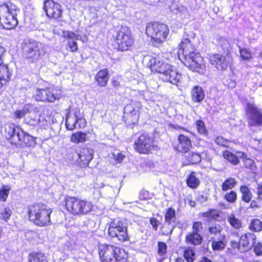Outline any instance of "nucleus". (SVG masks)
<instances>
[{
    "instance_id": "52",
    "label": "nucleus",
    "mask_w": 262,
    "mask_h": 262,
    "mask_svg": "<svg viewBox=\"0 0 262 262\" xmlns=\"http://www.w3.org/2000/svg\"><path fill=\"white\" fill-rule=\"evenodd\" d=\"M12 214V210L8 207H5L1 213V219L5 222H8Z\"/></svg>"
},
{
    "instance_id": "59",
    "label": "nucleus",
    "mask_w": 262,
    "mask_h": 262,
    "mask_svg": "<svg viewBox=\"0 0 262 262\" xmlns=\"http://www.w3.org/2000/svg\"><path fill=\"white\" fill-rule=\"evenodd\" d=\"M112 86L115 89H118L120 87V83L117 79H113L111 81Z\"/></svg>"
},
{
    "instance_id": "10",
    "label": "nucleus",
    "mask_w": 262,
    "mask_h": 262,
    "mask_svg": "<svg viewBox=\"0 0 262 262\" xmlns=\"http://www.w3.org/2000/svg\"><path fill=\"white\" fill-rule=\"evenodd\" d=\"M18 8L9 2L0 6V24L6 30L14 29L18 25L16 11Z\"/></svg>"
},
{
    "instance_id": "62",
    "label": "nucleus",
    "mask_w": 262,
    "mask_h": 262,
    "mask_svg": "<svg viewBox=\"0 0 262 262\" xmlns=\"http://www.w3.org/2000/svg\"><path fill=\"white\" fill-rule=\"evenodd\" d=\"M174 262H184V260L181 257H177Z\"/></svg>"
},
{
    "instance_id": "57",
    "label": "nucleus",
    "mask_w": 262,
    "mask_h": 262,
    "mask_svg": "<svg viewBox=\"0 0 262 262\" xmlns=\"http://www.w3.org/2000/svg\"><path fill=\"white\" fill-rule=\"evenodd\" d=\"M114 159L117 163H121L125 158V155L122 152H118L116 155L114 154Z\"/></svg>"
},
{
    "instance_id": "49",
    "label": "nucleus",
    "mask_w": 262,
    "mask_h": 262,
    "mask_svg": "<svg viewBox=\"0 0 262 262\" xmlns=\"http://www.w3.org/2000/svg\"><path fill=\"white\" fill-rule=\"evenodd\" d=\"M214 142L220 146L225 148H229V144L231 142L229 139H225L221 136H218L214 139Z\"/></svg>"
},
{
    "instance_id": "8",
    "label": "nucleus",
    "mask_w": 262,
    "mask_h": 262,
    "mask_svg": "<svg viewBox=\"0 0 262 262\" xmlns=\"http://www.w3.org/2000/svg\"><path fill=\"white\" fill-rule=\"evenodd\" d=\"M169 32L168 26L162 23L152 21L146 26L145 34L155 47H159L166 41Z\"/></svg>"
},
{
    "instance_id": "12",
    "label": "nucleus",
    "mask_w": 262,
    "mask_h": 262,
    "mask_svg": "<svg viewBox=\"0 0 262 262\" xmlns=\"http://www.w3.org/2000/svg\"><path fill=\"white\" fill-rule=\"evenodd\" d=\"M133 147L136 152L145 155H150L158 149L154 137L147 133L140 135L135 140Z\"/></svg>"
},
{
    "instance_id": "30",
    "label": "nucleus",
    "mask_w": 262,
    "mask_h": 262,
    "mask_svg": "<svg viewBox=\"0 0 262 262\" xmlns=\"http://www.w3.org/2000/svg\"><path fill=\"white\" fill-rule=\"evenodd\" d=\"M28 262H49V259L45 253L32 251L28 254Z\"/></svg>"
},
{
    "instance_id": "7",
    "label": "nucleus",
    "mask_w": 262,
    "mask_h": 262,
    "mask_svg": "<svg viewBox=\"0 0 262 262\" xmlns=\"http://www.w3.org/2000/svg\"><path fill=\"white\" fill-rule=\"evenodd\" d=\"M97 253L100 262L128 261V252L121 247L111 244H99Z\"/></svg>"
},
{
    "instance_id": "22",
    "label": "nucleus",
    "mask_w": 262,
    "mask_h": 262,
    "mask_svg": "<svg viewBox=\"0 0 262 262\" xmlns=\"http://www.w3.org/2000/svg\"><path fill=\"white\" fill-rule=\"evenodd\" d=\"M93 157L94 152L92 149L87 147H83L78 154L77 163L80 167L86 168L89 166L91 161L93 159Z\"/></svg>"
},
{
    "instance_id": "19",
    "label": "nucleus",
    "mask_w": 262,
    "mask_h": 262,
    "mask_svg": "<svg viewBox=\"0 0 262 262\" xmlns=\"http://www.w3.org/2000/svg\"><path fill=\"white\" fill-rule=\"evenodd\" d=\"M43 10L49 19L57 20L62 15L60 5L53 0H46L44 2Z\"/></svg>"
},
{
    "instance_id": "13",
    "label": "nucleus",
    "mask_w": 262,
    "mask_h": 262,
    "mask_svg": "<svg viewBox=\"0 0 262 262\" xmlns=\"http://www.w3.org/2000/svg\"><path fill=\"white\" fill-rule=\"evenodd\" d=\"M234 235L238 238V241L231 240L230 242L231 250L241 253L248 251L256 242V236L253 233L247 232L239 236L238 233Z\"/></svg>"
},
{
    "instance_id": "31",
    "label": "nucleus",
    "mask_w": 262,
    "mask_h": 262,
    "mask_svg": "<svg viewBox=\"0 0 262 262\" xmlns=\"http://www.w3.org/2000/svg\"><path fill=\"white\" fill-rule=\"evenodd\" d=\"M223 157L231 165L236 166L240 163V157H238L229 150H225L222 152Z\"/></svg>"
},
{
    "instance_id": "55",
    "label": "nucleus",
    "mask_w": 262,
    "mask_h": 262,
    "mask_svg": "<svg viewBox=\"0 0 262 262\" xmlns=\"http://www.w3.org/2000/svg\"><path fill=\"white\" fill-rule=\"evenodd\" d=\"M257 199L262 202V182L258 183L256 186Z\"/></svg>"
},
{
    "instance_id": "20",
    "label": "nucleus",
    "mask_w": 262,
    "mask_h": 262,
    "mask_svg": "<svg viewBox=\"0 0 262 262\" xmlns=\"http://www.w3.org/2000/svg\"><path fill=\"white\" fill-rule=\"evenodd\" d=\"M5 49L0 44V88L6 85L11 80L12 73L8 66L2 64V57Z\"/></svg>"
},
{
    "instance_id": "51",
    "label": "nucleus",
    "mask_w": 262,
    "mask_h": 262,
    "mask_svg": "<svg viewBox=\"0 0 262 262\" xmlns=\"http://www.w3.org/2000/svg\"><path fill=\"white\" fill-rule=\"evenodd\" d=\"M27 121L30 125H37L39 123V116L36 113L30 114L27 118Z\"/></svg>"
},
{
    "instance_id": "35",
    "label": "nucleus",
    "mask_w": 262,
    "mask_h": 262,
    "mask_svg": "<svg viewBox=\"0 0 262 262\" xmlns=\"http://www.w3.org/2000/svg\"><path fill=\"white\" fill-rule=\"evenodd\" d=\"M87 133L80 131L73 133L70 136V141L75 144L84 143L86 141Z\"/></svg>"
},
{
    "instance_id": "11",
    "label": "nucleus",
    "mask_w": 262,
    "mask_h": 262,
    "mask_svg": "<svg viewBox=\"0 0 262 262\" xmlns=\"http://www.w3.org/2000/svg\"><path fill=\"white\" fill-rule=\"evenodd\" d=\"M108 236L112 238H117L121 243L130 241L128 226L122 220L114 219L111 220L108 226Z\"/></svg>"
},
{
    "instance_id": "23",
    "label": "nucleus",
    "mask_w": 262,
    "mask_h": 262,
    "mask_svg": "<svg viewBox=\"0 0 262 262\" xmlns=\"http://www.w3.org/2000/svg\"><path fill=\"white\" fill-rule=\"evenodd\" d=\"M110 76L107 69L99 70L94 76V80L97 86L106 87L110 79Z\"/></svg>"
},
{
    "instance_id": "3",
    "label": "nucleus",
    "mask_w": 262,
    "mask_h": 262,
    "mask_svg": "<svg viewBox=\"0 0 262 262\" xmlns=\"http://www.w3.org/2000/svg\"><path fill=\"white\" fill-rule=\"evenodd\" d=\"M112 45L118 52L131 51L135 46V38L130 28L120 25L113 28Z\"/></svg>"
},
{
    "instance_id": "39",
    "label": "nucleus",
    "mask_w": 262,
    "mask_h": 262,
    "mask_svg": "<svg viewBox=\"0 0 262 262\" xmlns=\"http://www.w3.org/2000/svg\"><path fill=\"white\" fill-rule=\"evenodd\" d=\"M239 59L242 61H249L253 59V54L250 49L239 47Z\"/></svg>"
},
{
    "instance_id": "2",
    "label": "nucleus",
    "mask_w": 262,
    "mask_h": 262,
    "mask_svg": "<svg viewBox=\"0 0 262 262\" xmlns=\"http://www.w3.org/2000/svg\"><path fill=\"white\" fill-rule=\"evenodd\" d=\"M178 53L182 54L181 62L190 71L205 75L207 67L204 57L188 38L183 39L178 46Z\"/></svg>"
},
{
    "instance_id": "56",
    "label": "nucleus",
    "mask_w": 262,
    "mask_h": 262,
    "mask_svg": "<svg viewBox=\"0 0 262 262\" xmlns=\"http://www.w3.org/2000/svg\"><path fill=\"white\" fill-rule=\"evenodd\" d=\"M26 113L25 110H16L14 112V116L15 119H20L24 117Z\"/></svg>"
},
{
    "instance_id": "6",
    "label": "nucleus",
    "mask_w": 262,
    "mask_h": 262,
    "mask_svg": "<svg viewBox=\"0 0 262 262\" xmlns=\"http://www.w3.org/2000/svg\"><path fill=\"white\" fill-rule=\"evenodd\" d=\"M61 205L68 213L74 216L89 214L94 208L92 202L89 200L72 195H66Z\"/></svg>"
},
{
    "instance_id": "63",
    "label": "nucleus",
    "mask_w": 262,
    "mask_h": 262,
    "mask_svg": "<svg viewBox=\"0 0 262 262\" xmlns=\"http://www.w3.org/2000/svg\"><path fill=\"white\" fill-rule=\"evenodd\" d=\"M258 59L259 61L262 62V51L259 53Z\"/></svg>"
},
{
    "instance_id": "61",
    "label": "nucleus",
    "mask_w": 262,
    "mask_h": 262,
    "mask_svg": "<svg viewBox=\"0 0 262 262\" xmlns=\"http://www.w3.org/2000/svg\"><path fill=\"white\" fill-rule=\"evenodd\" d=\"M199 262H212L211 260L205 256H203L200 260Z\"/></svg>"
},
{
    "instance_id": "53",
    "label": "nucleus",
    "mask_w": 262,
    "mask_h": 262,
    "mask_svg": "<svg viewBox=\"0 0 262 262\" xmlns=\"http://www.w3.org/2000/svg\"><path fill=\"white\" fill-rule=\"evenodd\" d=\"M149 223L154 231H157L160 224V221L155 217H151L149 219Z\"/></svg>"
},
{
    "instance_id": "4",
    "label": "nucleus",
    "mask_w": 262,
    "mask_h": 262,
    "mask_svg": "<svg viewBox=\"0 0 262 262\" xmlns=\"http://www.w3.org/2000/svg\"><path fill=\"white\" fill-rule=\"evenodd\" d=\"M4 129V136L11 145L20 147H29L33 146L36 143L35 138L14 123H7Z\"/></svg>"
},
{
    "instance_id": "24",
    "label": "nucleus",
    "mask_w": 262,
    "mask_h": 262,
    "mask_svg": "<svg viewBox=\"0 0 262 262\" xmlns=\"http://www.w3.org/2000/svg\"><path fill=\"white\" fill-rule=\"evenodd\" d=\"M62 37L68 40V46L71 52H76L78 50V44L76 42L77 35L73 32L63 31Z\"/></svg>"
},
{
    "instance_id": "36",
    "label": "nucleus",
    "mask_w": 262,
    "mask_h": 262,
    "mask_svg": "<svg viewBox=\"0 0 262 262\" xmlns=\"http://www.w3.org/2000/svg\"><path fill=\"white\" fill-rule=\"evenodd\" d=\"M237 182L236 179L232 177H229L226 179L221 185L222 190L224 192H227L228 190H233Z\"/></svg>"
},
{
    "instance_id": "29",
    "label": "nucleus",
    "mask_w": 262,
    "mask_h": 262,
    "mask_svg": "<svg viewBox=\"0 0 262 262\" xmlns=\"http://www.w3.org/2000/svg\"><path fill=\"white\" fill-rule=\"evenodd\" d=\"M205 94L203 88L199 85L194 86L191 90V98L194 102L200 103L205 98Z\"/></svg>"
},
{
    "instance_id": "46",
    "label": "nucleus",
    "mask_w": 262,
    "mask_h": 262,
    "mask_svg": "<svg viewBox=\"0 0 262 262\" xmlns=\"http://www.w3.org/2000/svg\"><path fill=\"white\" fill-rule=\"evenodd\" d=\"M11 187L9 185H3L0 188V201L5 202L7 201L10 191Z\"/></svg>"
},
{
    "instance_id": "25",
    "label": "nucleus",
    "mask_w": 262,
    "mask_h": 262,
    "mask_svg": "<svg viewBox=\"0 0 262 262\" xmlns=\"http://www.w3.org/2000/svg\"><path fill=\"white\" fill-rule=\"evenodd\" d=\"M203 238L201 234L195 233L192 231L189 232L185 237L186 244L193 246H198L202 244Z\"/></svg>"
},
{
    "instance_id": "48",
    "label": "nucleus",
    "mask_w": 262,
    "mask_h": 262,
    "mask_svg": "<svg viewBox=\"0 0 262 262\" xmlns=\"http://www.w3.org/2000/svg\"><path fill=\"white\" fill-rule=\"evenodd\" d=\"M192 231L202 235L205 231L203 223L201 221L193 222L192 224Z\"/></svg>"
},
{
    "instance_id": "58",
    "label": "nucleus",
    "mask_w": 262,
    "mask_h": 262,
    "mask_svg": "<svg viewBox=\"0 0 262 262\" xmlns=\"http://www.w3.org/2000/svg\"><path fill=\"white\" fill-rule=\"evenodd\" d=\"M261 202V200H258L257 198L256 200H251L250 202V207L251 208H256L260 207V202Z\"/></svg>"
},
{
    "instance_id": "41",
    "label": "nucleus",
    "mask_w": 262,
    "mask_h": 262,
    "mask_svg": "<svg viewBox=\"0 0 262 262\" xmlns=\"http://www.w3.org/2000/svg\"><path fill=\"white\" fill-rule=\"evenodd\" d=\"M167 246L164 242L159 241L157 243V254L161 257V260L166 258L167 254Z\"/></svg>"
},
{
    "instance_id": "44",
    "label": "nucleus",
    "mask_w": 262,
    "mask_h": 262,
    "mask_svg": "<svg viewBox=\"0 0 262 262\" xmlns=\"http://www.w3.org/2000/svg\"><path fill=\"white\" fill-rule=\"evenodd\" d=\"M173 229L172 224L164 222L160 227V232L162 235L168 236L172 233Z\"/></svg>"
},
{
    "instance_id": "28",
    "label": "nucleus",
    "mask_w": 262,
    "mask_h": 262,
    "mask_svg": "<svg viewBox=\"0 0 262 262\" xmlns=\"http://www.w3.org/2000/svg\"><path fill=\"white\" fill-rule=\"evenodd\" d=\"M222 212L215 208H209L207 211L199 214L200 217L205 218L208 221H217L221 216Z\"/></svg>"
},
{
    "instance_id": "45",
    "label": "nucleus",
    "mask_w": 262,
    "mask_h": 262,
    "mask_svg": "<svg viewBox=\"0 0 262 262\" xmlns=\"http://www.w3.org/2000/svg\"><path fill=\"white\" fill-rule=\"evenodd\" d=\"M195 254L190 247L185 248L183 251V257L187 262H193L195 260Z\"/></svg>"
},
{
    "instance_id": "43",
    "label": "nucleus",
    "mask_w": 262,
    "mask_h": 262,
    "mask_svg": "<svg viewBox=\"0 0 262 262\" xmlns=\"http://www.w3.org/2000/svg\"><path fill=\"white\" fill-rule=\"evenodd\" d=\"M223 198L228 204H234L237 200V194L234 190H230L226 192Z\"/></svg>"
},
{
    "instance_id": "40",
    "label": "nucleus",
    "mask_w": 262,
    "mask_h": 262,
    "mask_svg": "<svg viewBox=\"0 0 262 262\" xmlns=\"http://www.w3.org/2000/svg\"><path fill=\"white\" fill-rule=\"evenodd\" d=\"M227 221L231 227L234 229L239 230L243 226L242 221L236 217L234 214L232 213L229 215L227 217Z\"/></svg>"
},
{
    "instance_id": "60",
    "label": "nucleus",
    "mask_w": 262,
    "mask_h": 262,
    "mask_svg": "<svg viewBox=\"0 0 262 262\" xmlns=\"http://www.w3.org/2000/svg\"><path fill=\"white\" fill-rule=\"evenodd\" d=\"M174 128L177 130H181L183 131H185L186 132H189V130L186 128L183 127L182 126H177L174 127Z\"/></svg>"
},
{
    "instance_id": "21",
    "label": "nucleus",
    "mask_w": 262,
    "mask_h": 262,
    "mask_svg": "<svg viewBox=\"0 0 262 262\" xmlns=\"http://www.w3.org/2000/svg\"><path fill=\"white\" fill-rule=\"evenodd\" d=\"M177 139L178 143L173 144L174 150L182 154L188 153L192 146L191 139L182 134L178 135Z\"/></svg>"
},
{
    "instance_id": "34",
    "label": "nucleus",
    "mask_w": 262,
    "mask_h": 262,
    "mask_svg": "<svg viewBox=\"0 0 262 262\" xmlns=\"http://www.w3.org/2000/svg\"><path fill=\"white\" fill-rule=\"evenodd\" d=\"M239 191L242 194L241 199L243 202L249 203L251 201L252 193L248 186L245 185L240 186Z\"/></svg>"
},
{
    "instance_id": "14",
    "label": "nucleus",
    "mask_w": 262,
    "mask_h": 262,
    "mask_svg": "<svg viewBox=\"0 0 262 262\" xmlns=\"http://www.w3.org/2000/svg\"><path fill=\"white\" fill-rule=\"evenodd\" d=\"M61 97V90L57 86H48L35 89L33 98L37 101L54 102Z\"/></svg>"
},
{
    "instance_id": "18",
    "label": "nucleus",
    "mask_w": 262,
    "mask_h": 262,
    "mask_svg": "<svg viewBox=\"0 0 262 262\" xmlns=\"http://www.w3.org/2000/svg\"><path fill=\"white\" fill-rule=\"evenodd\" d=\"M245 114L249 127L262 126V111L255 104L246 103Z\"/></svg>"
},
{
    "instance_id": "54",
    "label": "nucleus",
    "mask_w": 262,
    "mask_h": 262,
    "mask_svg": "<svg viewBox=\"0 0 262 262\" xmlns=\"http://www.w3.org/2000/svg\"><path fill=\"white\" fill-rule=\"evenodd\" d=\"M252 247H253V251L256 256H262V244L260 242L255 243Z\"/></svg>"
},
{
    "instance_id": "26",
    "label": "nucleus",
    "mask_w": 262,
    "mask_h": 262,
    "mask_svg": "<svg viewBox=\"0 0 262 262\" xmlns=\"http://www.w3.org/2000/svg\"><path fill=\"white\" fill-rule=\"evenodd\" d=\"M211 248L213 251H222L224 250L226 245V235L225 233H222L218 239H215L214 237H211Z\"/></svg>"
},
{
    "instance_id": "9",
    "label": "nucleus",
    "mask_w": 262,
    "mask_h": 262,
    "mask_svg": "<svg viewBox=\"0 0 262 262\" xmlns=\"http://www.w3.org/2000/svg\"><path fill=\"white\" fill-rule=\"evenodd\" d=\"M21 50L24 59L29 63H36L46 54L42 44L34 40H24Z\"/></svg>"
},
{
    "instance_id": "5",
    "label": "nucleus",
    "mask_w": 262,
    "mask_h": 262,
    "mask_svg": "<svg viewBox=\"0 0 262 262\" xmlns=\"http://www.w3.org/2000/svg\"><path fill=\"white\" fill-rule=\"evenodd\" d=\"M52 210L46 204L34 203L27 205L26 216L28 220L36 226L43 227L51 224Z\"/></svg>"
},
{
    "instance_id": "15",
    "label": "nucleus",
    "mask_w": 262,
    "mask_h": 262,
    "mask_svg": "<svg viewBox=\"0 0 262 262\" xmlns=\"http://www.w3.org/2000/svg\"><path fill=\"white\" fill-rule=\"evenodd\" d=\"M142 108L141 103L138 102H133L126 105L123 120L126 126L133 128L138 124Z\"/></svg>"
},
{
    "instance_id": "42",
    "label": "nucleus",
    "mask_w": 262,
    "mask_h": 262,
    "mask_svg": "<svg viewBox=\"0 0 262 262\" xmlns=\"http://www.w3.org/2000/svg\"><path fill=\"white\" fill-rule=\"evenodd\" d=\"M249 229L253 232H259L262 230V222L258 219L251 220Z\"/></svg>"
},
{
    "instance_id": "17",
    "label": "nucleus",
    "mask_w": 262,
    "mask_h": 262,
    "mask_svg": "<svg viewBox=\"0 0 262 262\" xmlns=\"http://www.w3.org/2000/svg\"><path fill=\"white\" fill-rule=\"evenodd\" d=\"M86 125V120L81 116L79 108H75L71 114L70 112L67 113L66 117V126L68 130L83 129Z\"/></svg>"
},
{
    "instance_id": "33",
    "label": "nucleus",
    "mask_w": 262,
    "mask_h": 262,
    "mask_svg": "<svg viewBox=\"0 0 262 262\" xmlns=\"http://www.w3.org/2000/svg\"><path fill=\"white\" fill-rule=\"evenodd\" d=\"M164 222L170 224H174L177 220V213L176 209L172 207H169L165 210Z\"/></svg>"
},
{
    "instance_id": "32",
    "label": "nucleus",
    "mask_w": 262,
    "mask_h": 262,
    "mask_svg": "<svg viewBox=\"0 0 262 262\" xmlns=\"http://www.w3.org/2000/svg\"><path fill=\"white\" fill-rule=\"evenodd\" d=\"M187 186L190 188L194 189L197 188L200 184L199 179L196 177V172L191 171L186 179Z\"/></svg>"
},
{
    "instance_id": "1",
    "label": "nucleus",
    "mask_w": 262,
    "mask_h": 262,
    "mask_svg": "<svg viewBox=\"0 0 262 262\" xmlns=\"http://www.w3.org/2000/svg\"><path fill=\"white\" fill-rule=\"evenodd\" d=\"M174 60L176 57L171 53L161 52L151 56L147 67L152 73L160 74L163 81L177 85L182 75L172 64Z\"/></svg>"
},
{
    "instance_id": "27",
    "label": "nucleus",
    "mask_w": 262,
    "mask_h": 262,
    "mask_svg": "<svg viewBox=\"0 0 262 262\" xmlns=\"http://www.w3.org/2000/svg\"><path fill=\"white\" fill-rule=\"evenodd\" d=\"M235 153L240 156L242 159L244 167L248 169L254 171L256 170L257 166L255 161L248 157L247 155L242 151H236Z\"/></svg>"
},
{
    "instance_id": "64",
    "label": "nucleus",
    "mask_w": 262,
    "mask_h": 262,
    "mask_svg": "<svg viewBox=\"0 0 262 262\" xmlns=\"http://www.w3.org/2000/svg\"><path fill=\"white\" fill-rule=\"evenodd\" d=\"M2 236H3V230L1 229V228L0 227V240L1 239V238L2 237Z\"/></svg>"
},
{
    "instance_id": "37",
    "label": "nucleus",
    "mask_w": 262,
    "mask_h": 262,
    "mask_svg": "<svg viewBox=\"0 0 262 262\" xmlns=\"http://www.w3.org/2000/svg\"><path fill=\"white\" fill-rule=\"evenodd\" d=\"M223 228L220 224H212L208 227V232L209 235L213 236V237H219L222 234Z\"/></svg>"
},
{
    "instance_id": "47",
    "label": "nucleus",
    "mask_w": 262,
    "mask_h": 262,
    "mask_svg": "<svg viewBox=\"0 0 262 262\" xmlns=\"http://www.w3.org/2000/svg\"><path fill=\"white\" fill-rule=\"evenodd\" d=\"M195 125L198 133L200 135H207L208 131L205 126L204 122L201 119L198 120L195 122Z\"/></svg>"
},
{
    "instance_id": "50",
    "label": "nucleus",
    "mask_w": 262,
    "mask_h": 262,
    "mask_svg": "<svg viewBox=\"0 0 262 262\" xmlns=\"http://www.w3.org/2000/svg\"><path fill=\"white\" fill-rule=\"evenodd\" d=\"M26 240L28 242L36 241L39 239V234L36 231L28 230L25 232Z\"/></svg>"
},
{
    "instance_id": "16",
    "label": "nucleus",
    "mask_w": 262,
    "mask_h": 262,
    "mask_svg": "<svg viewBox=\"0 0 262 262\" xmlns=\"http://www.w3.org/2000/svg\"><path fill=\"white\" fill-rule=\"evenodd\" d=\"M208 60L209 64L217 71L223 72L233 62V57L231 52L228 51L225 55L217 53L209 54Z\"/></svg>"
},
{
    "instance_id": "38",
    "label": "nucleus",
    "mask_w": 262,
    "mask_h": 262,
    "mask_svg": "<svg viewBox=\"0 0 262 262\" xmlns=\"http://www.w3.org/2000/svg\"><path fill=\"white\" fill-rule=\"evenodd\" d=\"M186 160L189 165H194L199 163L201 160V155L195 152L188 153L185 157Z\"/></svg>"
}]
</instances>
